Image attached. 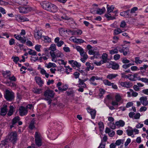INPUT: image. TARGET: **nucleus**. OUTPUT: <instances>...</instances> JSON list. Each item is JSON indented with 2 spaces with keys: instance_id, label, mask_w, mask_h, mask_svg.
I'll return each instance as SVG.
<instances>
[{
  "instance_id": "20e7f679",
  "label": "nucleus",
  "mask_w": 148,
  "mask_h": 148,
  "mask_svg": "<svg viewBox=\"0 0 148 148\" xmlns=\"http://www.w3.org/2000/svg\"><path fill=\"white\" fill-rule=\"evenodd\" d=\"M17 134L16 132H12L10 133L8 136L9 140L14 144L17 140Z\"/></svg>"
},
{
  "instance_id": "4468645a",
  "label": "nucleus",
  "mask_w": 148,
  "mask_h": 148,
  "mask_svg": "<svg viewBox=\"0 0 148 148\" xmlns=\"http://www.w3.org/2000/svg\"><path fill=\"white\" fill-rule=\"evenodd\" d=\"M87 110L88 112L90 114L92 119H94L96 115V111L95 110L90 109L89 108H87Z\"/></svg>"
},
{
  "instance_id": "58836bf2",
  "label": "nucleus",
  "mask_w": 148,
  "mask_h": 148,
  "mask_svg": "<svg viewBox=\"0 0 148 148\" xmlns=\"http://www.w3.org/2000/svg\"><path fill=\"white\" fill-rule=\"evenodd\" d=\"M119 65L117 63H114L112 65V68L114 70H117L119 68Z\"/></svg>"
},
{
  "instance_id": "f3484780",
  "label": "nucleus",
  "mask_w": 148,
  "mask_h": 148,
  "mask_svg": "<svg viewBox=\"0 0 148 148\" xmlns=\"http://www.w3.org/2000/svg\"><path fill=\"white\" fill-rule=\"evenodd\" d=\"M69 62L73 66H76L77 68H79L81 66V64L80 63L76 61H74V60H69Z\"/></svg>"
},
{
  "instance_id": "13d9d810",
  "label": "nucleus",
  "mask_w": 148,
  "mask_h": 148,
  "mask_svg": "<svg viewBox=\"0 0 148 148\" xmlns=\"http://www.w3.org/2000/svg\"><path fill=\"white\" fill-rule=\"evenodd\" d=\"M34 121H32L29 125V128L31 129H33L34 127Z\"/></svg>"
},
{
  "instance_id": "423d86ee",
  "label": "nucleus",
  "mask_w": 148,
  "mask_h": 148,
  "mask_svg": "<svg viewBox=\"0 0 148 148\" xmlns=\"http://www.w3.org/2000/svg\"><path fill=\"white\" fill-rule=\"evenodd\" d=\"M19 10L21 13H26L31 11V8L29 7H19Z\"/></svg>"
},
{
  "instance_id": "aec40b11",
  "label": "nucleus",
  "mask_w": 148,
  "mask_h": 148,
  "mask_svg": "<svg viewBox=\"0 0 148 148\" xmlns=\"http://www.w3.org/2000/svg\"><path fill=\"white\" fill-rule=\"evenodd\" d=\"M75 49L80 53V56H82L83 55L86 54V53L84 52L83 49L79 46H76L75 47Z\"/></svg>"
},
{
  "instance_id": "3c124183",
  "label": "nucleus",
  "mask_w": 148,
  "mask_h": 148,
  "mask_svg": "<svg viewBox=\"0 0 148 148\" xmlns=\"http://www.w3.org/2000/svg\"><path fill=\"white\" fill-rule=\"evenodd\" d=\"M126 132L127 133V135L129 136H132L133 135V131L132 130H126Z\"/></svg>"
},
{
  "instance_id": "864d4df0",
  "label": "nucleus",
  "mask_w": 148,
  "mask_h": 148,
  "mask_svg": "<svg viewBox=\"0 0 148 148\" xmlns=\"http://www.w3.org/2000/svg\"><path fill=\"white\" fill-rule=\"evenodd\" d=\"M138 10V8L136 7H134L130 10V14H132L134 13L135 12Z\"/></svg>"
},
{
  "instance_id": "f8f14e48",
  "label": "nucleus",
  "mask_w": 148,
  "mask_h": 148,
  "mask_svg": "<svg viewBox=\"0 0 148 148\" xmlns=\"http://www.w3.org/2000/svg\"><path fill=\"white\" fill-rule=\"evenodd\" d=\"M50 3L47 1H44L40 3V5L44 9L47 10Z\"/></svg>"
},
{
  "instance_id": "cd10ccee",
  "label": "nucleus",
  "mask_w": 148,
  "mask_h": 148,
  "mask_svg": "<svg viewBox=\"0 0 148 148\" xmlns=\"http://www.w3.org/2000/svg\"><path fill=\"white\" fill-rule=\"evenodd\" d=\"M14 111V108L12 106H10V110L7 114L8 116H11L13 114Z\"/></svg>"
},
{
  "instance_id": "ddd939ff",
  "label": "nucleus",
  "mask_w": 148,
  "mask_h": 148,
  "mask_svg": "<svg viewBox=\"0 0 148 148\" xmlns=\"http://www.w3.org/2000/svg\"><path fill=\"white\" fill-rule=\"evenodd\" d=\"M130 10L123 11L120 12V15L121 16L125 18L130 17L132 16V14H130Z\"/></svg>"
},
{
  "instance_id": "f03ea898",
  "label": "nucleus",
  "mask_w": 148,
  "mask_h": 148,
  "mask_svg": "<svg viewBox=\"0 0 148 148\" xmlns=\"http://www.w3.org/2000/svg\"><path fill=\"white\" fill-rule=\"evenodd\" d=\"M5 99L8 101H11L14 99V93L12 91L8 90L5 91Z\"/></svg>"
},
{
  "instance_id": "9b49d317",
  "label": "nucleus",
  "mask_w": 148,
  "mask_h": 148,
  "mask_svg": "<svg viewBox=\"0 0 148 148\" xmlns=\"http://www.w3.org/2000/svg\"><path fill=\"white\" fill-rule=\"evenodd\" d=\"M130 77L129 80L132 81H136L137 80H139L140 78V77H138V73H134L133 75L129 74Z\"/></svg>"
},
{
  "instance_id": "bf43d9fd",
  "label": "nucleus",
  "mask_w": 148,
  "mask_h": 148,
  "mask_svg": "<svg viewBox=\"0 0 148 148\" xmlns=\"http://www.w3.org/2000/svg\"><path fill=\"white\" fill-rule=\"evenodd\" d=\"M139 80L143 82L148 83V79L147 78H141L140 77Z\"/></svg>"
},
{
  "instance_id": "6e6552de",
  "label": "nucleus",
  "mask_w": 148,
  "mask_h": 148,
  "mask_svg": "<svg viewBox=\"0 0 148 148\" xmlns=\"http://www.w3.org/2000/svg\"><path fill=\"white\" fill-rule=\"evenodd\" d=\"M54 93L52 90H46L44 94V95L45 97H50L53 98L54 97Z\"/></svg>"
},
{
  "instance_id": "4d7b16f0",
  "label": "nucleus",
  "mask_w": 148,
  "mask_h": 148,
  "mask_svg": "<svg viewBox=\"0 0 148 148\" xmlns=\"http://www.w3.org/2000/svg\"><path fill=\"white\" fill-rule=\"evenodd\" d=\"M58 63L59 64H61L65 65L66 64V62H64V60H63L58 59Z\"/></svg>"
},
{
  "instance_id": "c03bdc74",
  "label": "nucleus",
  "mask_w": 148,
  "mask_h": 148,
  "mask_svg": "<svg viewBox=\"0 0 148 148\" xmlns=\"http://www.w3.org/2000/svg\"><path fill=\"white\" fill-rule=\"evenodd\" d=\"M109 5H107V7ZM114 8L113 7V5H112L111 7H107V12L110 13L112 12L114 9Z\"/></svg>"
},
{
  "instance_id": "4c0bfd02",
  "label": "nucleus",
  "mask_w": 148,
  "mask_h": 148,
  "mask_svg": "<svg viewBox=\"0 0 148 148\" xmlns=\"http://www.w3.org/2000/svg\"><path fill=\"white\" fill-rule=\"evenodd\" d=\"M97 47H95L92 50H90L88 51V53L90 55H93L94 53L97 51Z\"/></svg>"
},
{
  "instance_id": "37998d69",
  "label": "nucleus",
  "mask_w": 148,
  "mask_h": 148,
  "mask_svg": "<svg viewBox=\"0 0 148 148\" xmlns=\"http://www.w3.org/2000/svg\"><path fill=\"white\" fill-rule=\"evenodd\" d=\"M121 77L122 78H126V79H129L130 78V75H126L125 73H121Z\"/></svg>"
},
{
  "instance_id": "338daca9",
  "label": "nucleus",
  "mask_w": 148,
  "mask_h": 148,
  "mask_svg": "<svg viewBox=\"0 0 148 148\" xmlns=\"http://www.w3.org/2000/svg\"><path fill=\"white\" fill-rule=\"evenodd\" d=\"M126 25V23L124 21H122L121 23L120 26L121 27L124 28Z\"/></svg>"
},
{
  "instance_id": "2eb2a0df",
  "label": "nucleus",
  "mask_w": 148,
  "mask_h": 148,
  "mask_svg": "<svg viewBox=\"0 0 148 148\" xmlns=\"http://www.w3.org/2000/svg\"><path fill=\"white\" fill-rule=\"evenodd\" d=\"M141 103L144 106H147L148 105V101L146 97L143 96L140 99Z\"/></svg>"
},
{
  "instance_id": "69168bd1",
  "label": "nucleus",
  "mask_w": 148,
  "mask_h": 148,
  "mask_svg": "<svg viewBox=\"0 0 148 148\" xmlns=\"http://www.w3.org/2000/svg\"><path fill=\"white\" fill-rule=\"evenodd\" d=\"M120 56L119 54H116L114 55V59L116 60H119L120 58Z\"/></svg>"
},
{
  "instance_id": "393cba45",
  "label": "nucleus",
  "mask_w": 148,
  "mask_h": 148,
  "mask_svg": "<svg viewBox=\"0 0 148 148\" xmlns=\"http://www.w3.org/2000/svg\"><path fill=\"white\" fill-rule=\"evenodd\" d=\"M119 49L120 50V47H117L114 49L110 50V53L111 54L117 53H118Z\"/></svg>"
},
{
  "instance_id": "c9c22d12",
  "label": "nucleus",
  "mask_w": 148,
  "mask_h": 148,
  "mask_svg": "<svg viewBox=\"0 0 148 148\" xmlns=\"http://www.w3.org/2000/svg\"><path fill=\"white\" fill-rule=\"evenodd\" d=\"M49 50H51L50 51H53L55 52L54 51H56V45L55 44H52L49 48Z\"/></svg>"
},
{
  "instance_id": "a19ab883",
  "label": "nucleus",
  "mask_w": 148,
  "mask_h": 148,
  "mask_svg": "<svg viewBox=\"0 0 148 148\" xmlns=\"http://www.w3.org/2000/svg\"><path fill=\"white\" fill-rule=\"evenodd\" d=\"M103 82L105 85L108 86H111L112 85V83L108 80L105 79L103 81Z\"/></svg>"
},
{
  "instance_id": "79ce46f5",
  "label": "nucleus",
  "mask_w": 148,
  "mask_h": 148,
  "mask_svg": "<svg viewBox=\"0 0 148 148\" xmlns=\"http://www.w3.org/2000/svg\"><path fill=\"white\" fill-rule=\"evenodd\" d=\"M28 53L30 55L35 56L36 55V52L34 50H33L31 49H29V51H28Z\"/></svg>"
},
{
  "instance_id": "49530a36",
  "label": "nucleus",
  "mask_w": 148,
  "mask_h": 148,
  "mask_svg": "<svg viewBox=\"0 0 148 148\" xmlns=\"http://www.w3.org/2000/svg\"><path fill=\"white\" fill-rule=\"evenodd\" d=\"M12 59H13V61L16 63L17 64L19 60L18 57L17 56H12Z\"/></svg>"
},
{
  "instance_id": "c756f323",
  "label": "nucleus",
  "mask_w": 148,
  "mask_h": 148,
  "mask_svg": "<svg viewBox=\"0 0 148 148\" xmlns=\"http://www.w3.org/2000/svg\"><path fill=\"white\" fill-rule=\"evenodd\" d=\"M105 11V8H103L102 9H97L96 11V13L97 14H101L104 13Z\"/></svg>"
},
{
  "instance_id": "9d476101",
  "label": "nucleus",
  "mask_w": 148,
  "mask_h": 148,
  "mask_svg": "<svg viewBox=\"0 0 148 148\" xmlns=\"http://www.w3.org/2000/svg\"><path fill=\"white\" fill-rule=\"evenodd\" d=\"M120 85L122 87L129 88L132 86L133 84L130 82H121Z\"/></svg>"
},
{
  "instance_id": "2f4dec72",
  "label": "nucleus",
  "mask_w": 148,
  "mask_h": 148,
  "mask_svg": "<svg viewBox=\"0 0 148 148\" xmlns=\"http://www.w3.org/2000/svg\"><path fill=\"white\" fill-rule=\"evenodd\" d=\"M83 57L82 58H81L80 59V60L83 63H85L86 62V60L88 58V56L86 54L83 55L82 56H81Z\"/></svg>"
},
{
  "instance_id": "680f3d73",
  "label": "nucleus",
  "mask_w": 148,
  "mask_h": 148,
  "mask_svg": "<svg viewBox=\"0 0 148 148\" xmlns=\"http://www.w3.org/2000/svg\"><path fill=\"white\" fill-rule=\"evenodd\" d=\"M9 79L11 81V82H15L16 80V78L14 75H13L12 77H10V76L9 77Z\"/></svg>"
},
{
  "instance_id": "6ab92c4d",
  "label": "nucleus",
  "mask_w": 148,
  "mask_h": 148,
  "mask_svg": "<svg viewBox=\"0 0 148 148\" xmlns=\"http://www.w3.org/2000/svg\"><path fill=\"white\" fill-rule=\"evenodd\" d=\"M7 106L5 105H4L3 107L1 108V115L5 116L6 115L7 112Z\"/></svg>"
},
{
  "instance_id": "a878e982",
  "label": "nucleus",
  "mask_w": 148,
  "mask_h": 148,
  "mask_svg": "<svg viewBox=\"0 0 148 148\" xmlns=\"http://www.w3.org/2000/svg\"><path fill=\"white\" fill-rule=\"evenodd\" d=\"M112 15H113L110 14V13H108V14H105V16L109 20H113L115 19V16H112Z\"/></svg>"
},
{
  "instance_id": "de8ad7c7",
  "label": "nucleus",
  "mask_w": 148,
  "mask_h": 148,
  "mask_svg": "<svg viewBox=\"0 0 148 148\" xmlns=\"http://www.w3.org/2000/svg\"><path fill=\"white\" fill-rule=\"evenodd\" d=\"M115 98L116 101L119 102L120 101L121 99V97L119 94H118L115 95Z\"/></svg>"
},
{
  "instance_id": "f704fd0d",
  "label": "nucleus",
  "mask_w": 148,
  "mask_h": 148,
  "mask_svg": "<svg viewBox=\"0 0 148 148\" xmlns=\"http://www.w3.org/2000/svg\"><path fill=\"white\" fill-rule=\"evenodd\" d=\"M101 58L103 60L107 62L108 58V55L106 53H103L102 55Z\"/></svg>"
},
{
  "instance_id": "052dcab7",
  "label": "nucleus",
  "mask_w": 148,
  "mask_h": 148,
  "mask_svg": "<svg viewBox=\"0 0 148 148\" xmlns=\"http://www.w3.org/2000/svg\"><path fill=\"white\" fill-rule=\"evenodd\" d=\"M10 86L13 88L14 89H15L17 87V85L14 82H11Z\"/></svg>"
},
{
  "instance_id": "b1692460",
  "label": "nucleus",
  "mask_w": 148,
  "mask_h": 148,
  "mask_svg": "<svg viewBox=\"0 0 148 148\" xmlns=\"http://www.w3.org/2000/svg\"><path fill=\"white\" fill-rule=\"evenodd\" d=\"M115 125L118 127H123L125 124V122L122 120H120L115 122Z\"/></svg>"
},
{
  "instance_id": "f257e3e1",
  "label": "nucleus",
  "mask_w": 148,
  "mask_h": 148,
  "mask_svg": "<svg viewBox=\"0 0 148 148\" xmlns=\"http://www.w3.org/2000/svg\"><path fill=\"white\" fill-rule=\"evenodd\" d=\"M50 54L52 58V61L55 62H57L56 59V58H61L63 56V55L62 53L58 50H56L55 52L50 51Z\"/></svg>"
},
{
  "instance_id": "0eeeda50",
  "label": "nucleus",
  "mask_w": 148,
  "mask_h": 148,
  "mask_svg": "<svg viewBox=\"0 0 148 148\" xmlns=\"http://www.w3.org/2000/svg\"><path fill=\"white\" fill-rule=\"evenodd\" d=\"M19 110V114L21 116L26 115L27 113V109L23 106L21 107Z\"/></svg>"
},
{
  "instance_id": "a18cd8bd",
  "label": "nucleus",
  "mask_w": 148,
  "mask_h": 148,
  "mask_svg": "<svg viewBox=\"0 0 148 148\" xmlns=\"http://www.w3.org/2000/svg\"><path fill=\"white\" fill-rule=\"evenodd\" d=\"M134 65V64L129 63L127 64H124L122 66L123 68L126 69L132 65Z\"/></svg>"
},
{
  "instance_id": "e2e57ef3",
  "label": "nucleus",
  "mask_w": 148,
  "mask_h": 148,
  "mask_svg": "<svg viewBox=\"0 0 148 148\" xmlns=\"http://www.w3.org/2000/svg\"><path fill=\"white\" fill-rule=\"evenodd\" d=\"M33 91L35 93L39 94L41 93V90L40 89H34Z\"/></svg>"
},
{
  "instance_id": "c85d7f7f",
  "label": "nucleus",
  "mask_w": 148,
  "mask_h": 148,
  "mask_svg": "<svg viewBox=\"0 0 148 148\" xmlns=\"http://www.w3.org/2000/svg\"><path fill=\"white\" fill-rule=\"evenodd\" d=\"M42 39L45 42H51V39L47 36H42Z\"/></svg>"
},
{
  "instance_id": "412c9836",
  "label": "nucleus",
  "mask_w": 148,
  "mask_h": 148,
  "mask_svg": "<svg viewBox=\"0 0 148 148\" xmlns=\"http://www.w3.org/2000/svg\"><path fill=\"white\" fill-rule=\"evenodd\" d=\"M86 65L87 66V67L86 69L87 71H89L90 70H92L94 68V67L92 63H90L88 62H87L86 64Z\"/></svg>"
},
{
  "instance_id": "7ed1b4c3",
  "label": "nucleus",
  "mask_w": 148,
  "mask_h": 148,
  "mask_svg": "<svg viewBox=\"0 0 148 148\" xmlns=\"http://www.w3.org/2000/svg\"><path fill=\"white\" fill-rule=\"evenodd\" d=\"M35 141L36 145L38 147L42 145V137L40 133L37 132H35Z\"/></svg>"
},
{
  "instance_id": "8fccbe9b",
  "label": "nucleus",
  "mask_w": 148,
  "mask_h": 148,
  "mask_svg": "<svg viewBox=\"0 0 148 148\" xmlns=\"http://www.w3.org/2000/svg\"><path fill=\"white\" fill-rule=\"evenodd\" d=\"M93 55L94 56L95 58H97L100 56V54L99 53V51L98 50H97V51H96Z\"/></svg>"
},
{
  "instance_id": "09e8293b",
  "label": "nucleus",
  "mask_w": 148,
  "mask_h": 148,
  "mask_svg": "<svg viewBox=\"0 0 148 148\" xmlns=\"http://www.w3.org/2000/svg\"><path fill=\"white\" fill-rule=\"evenodd\" d=\"M122 31L119 28L117 29H115L114 31V34L115 35H117L121 33Z\"/></svg>"
},
{
  "instance_id": "bb28decb",
  "label": "nucleus",
  "mask_w": 148,
  "mask_h": 148,
  "mask_svg": "<svg viewBox=\"0 0 148 148\" xmlns=\"http://www.w3.org/2000/svg\"><path fill=\"white\" fill-rule=\"evenodd\" d=\"M56 65L53 63L49 62L48 64H46L45 66L47 68H50L51 67L55 68L56 67Z\"/></svg>"
},
{
  "instance_id": "0e129e2a",
  "label": "nucleus",
  "mask_w": 148,
  "mask_h": 148,
  "mask_svg": "<svg viewBox=\"0 0 148 148\" xmlns=\"http://www.w3.org/2000/svg\"><path fill=\"white\" fill-rule=\"evenodd\" d=\"M64 42L62 41H60L56 43V45L58 47H60L62 45L64 44Z\"/></svg>"
},
{
  "instance_id": "774afa93",
  "label": "nucleus",
  "mask_w": 148,
  "mask_h": 148,
  "mask_svg": "<svg viewBox=\"0 0 148 148\" xmlns=\"http://www.w3.org/2000/svg\"><path fill=\"white\" fill-rule=\"evenodd\" d=\"M140 116V114L139 113H137L134 116L135 119H139Z\"/></svg>"
},
{
  "instance_id": "72a5a7b5",
  "label": "nucleus",
  "mask_w": 148,
  "mask_h": 148,
  "mask_svg": "<svg viewBox=\"0 0 148 148\" xmlns=\"http://www.w3.org/2000/svg\"><path fill=\"white\" fill-rule=\"evenodd\" d=\"M82 31L80 29L73 31V35H80L82 33Z\"/></svg>"
},
{
  "instance_id": "a211bd4d",
  "label": "nucleus",
  "mask_w": 148,
  "mask_h": 148,
  "mask_svg": "<svg viewBox=\"0 0 148 148\" xmlns=\"http://www.w3.org/2000/svg\"><path fill=\"white\" fill-rule=\"evenodd\" d=\"M35 80L36 83L40 86L41 87L42 86L44 82L42 80L41 78L39 77H35Z\"/></svg>"
},
{
  "instance_id": "e433bc0d",
  "label": "nucleus",
  "mask_w": 148,
  "mask_h": 148,
  "mask_svg": "<svg viewBox=\"0 0 148 148\" xmlns=\"http://www.w3.org/2000/svg\"><path fill=\"white\" fill-rule=\"evenodd\" d=\"M124 142V140L119 139L116 141L115 144L117 145H119L121 144H123Z\"/></svg>"
},
{
  "instance_id": "1a4fd4ad",
  "label": "nucleus",
  "mask_w": 148,
  "mask_h": 148,
  "mask_svg": "<svg viewBox=\"0 0 148 148\" xmlns=\"http://www.w3.org/2000/svg\"><path fill=\"white\" fill-rule=\"evenodd\" d=\"M57 6L51 3L47 10L51 12H57Z\"/></svg>"
},
{
  "instance_id": "4be33fe9",
  "label": "nucleus",
  "mask_w": 148,
  "mask_h": 148,
  "mask_svg": "<svg viewBox=\"0 0 148 148\" xmlns=\"http://www.w3.org/2000/svg\"><path fill=\"white\" fill-rule=\"evenodd\" d=\"M79 83L77 84L79 87H82L83 88H86V84L83 81L82 79H79Z\"/></svg>"
},
{
  "instance_id": "dca6fc26",
  "label": "nucleus",
  "mask_w": 148,
  "mask_h": 148,
  "mask_svg": "<svg viewBox=\"0 0 148 148\" xmlns=\"http://www.w3.org/2000/svg\"><path fill=\"white\" fill-rule=\"evenodd\" d=\"M119 51L121 53H123L124 56H126L127 53H129V49L127 47H123L122 48L120 47Z\"/></svg>"
},
{
  "instance_id": "5701e85b",
  "label": "nucleus",
  "mask_w": 148,
  "mask_h": 148,
  "mask_svg": "<svg viewBox=\"0 0 148 148\" xmlns=\"http://www.w3.org/2000/svg\"><path fill=\"white\" fill-rule=\"evenodd\" d=\"M118 76V75L116 74L111 73L108 75L106 76V78L110 80H112V79L115 78Z\"/></svg>"
},
{
  "instance_id": "473e14b6",
  "label": "nucleus",
  "mask_w": 148,
  "mask_h": 148,
  "mask_svg": "<svg viewBox=\"0 0 148 148\" xmlns=\"http://www.w3.org/2000/svg\"><path fill=\"white\" fill-rule=\"evenodd\" d=\"M20 120V117L17 116L15 118H14L12 120V123L13 124H15L18 121Z\"/></svg>"
},
{
  "instance_id": "5fc2aeb1",
  "label": "nucleus",
  "mask_w": 148,
  "mask_h": 148,
  "mask_svg": "<svg viewBox=\"0 0 148 148\" xmlns=\"http://www.w3.org/2000/svg\"><path fill=\"white\" fill-rule=\"evenodd\" d=\"M130 90L132 92V95L133 97H136L138 95V93L134 92L132 89H130Z\"/></svg>"
},
{
  "instance_id": "ea45409f",
  "label": "nucleus",
  "mask_w": 148,
  "mask_h": 148,
  "mask_svg": "<svg viewBox=\"0 0 148 148\" xmlns=\"http://www.w3.org/2000/svg\"><path fill=\"white\" fill-rule=\"evenodd\" d=\"M73 41L76 43H82L84 42V40L82 39L75 38L74 39Z\"/></svg>"
},
{
  "instance_id": "7c9ffc66",
  "label": "nucleus",
  "mask_w": 148,
  "mask_h": 148,
  "mask_svg": "<svg viewBox=\"0 0 148 148\" xmlns=\"http://www.w3.org/2000/svg\"><path fill=\"white\" fill-rule=\"evenodd\" d=\"M3 76L5 78L9 77L10 76V71H4L2 73Z\"/></svg>"
},
{
  "instance_id": "39448f33",
  "label": "nucleus",
  "mask_w": 148,
  "mask_h": 148,
  "mask_svg": "<svg viewBox=\"0 0 148 148\" xmlns=\"http://www.w3.org/2000/svg\"><path fill=\"white\" fill-rule=\"evenodd\" d=\"M42 30H38L37 29H35L34 33V37L37 39L41 38L42 36Z\"/></svg>"
},
{
  "instance_id": "6e6d98bb",
  "label": "nucleus",
  "mask_w": 148,
  "mask_h": 148,
  "mask_svg": "<svg viewBox=\"0 0 148 148\" xmlns=\"http://www.w3.org/2000/svg\"><path fill=\"white\" fill-rule=\"evenodd\" d=\"M135 62L136 64H141L142 62V61L139 60V58L138 57H136L135 58Z\"/></svg>"
},
{
  "instance_id": "603ef678",
  "label": "nucleus",
  "mask_w": 148,
  "mask_h": 148,
  "mask_svg": "<svg viewBox=\"0 0 148 148\" xmlns=\"http://www.w3.org/2000/svg\"><path fill=\"white\" fill-rule=\"evenodd\" d=\"M16 20L18 22H22V16L20 15H16Z\"/></svg>"
}]
</instances>
